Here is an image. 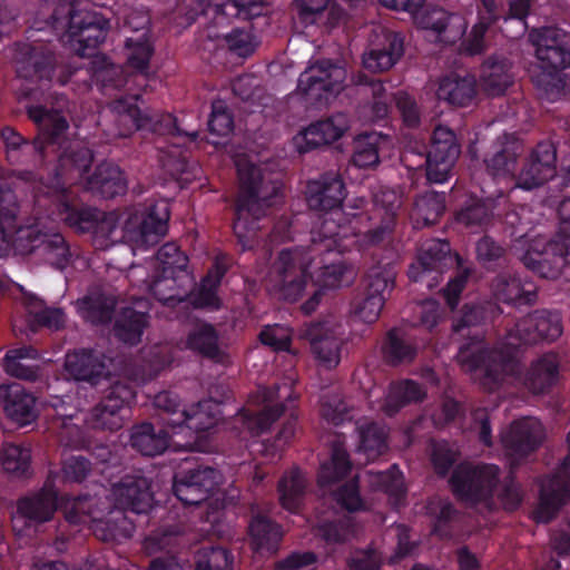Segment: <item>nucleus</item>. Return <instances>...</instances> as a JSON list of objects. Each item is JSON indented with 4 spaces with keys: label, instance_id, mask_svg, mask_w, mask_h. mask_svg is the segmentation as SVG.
I'll use <instances>...</instances> for the list:
<instances>
[{
    "label": "nucleus",
    "instance_id": "34",
    "mask_svg": "<svg viewBox=\"0 0 570 570\" xmlns=\"http://www.w3.org/2000/svg\"><path fill=\"white\" fill-rule=\"evenodd\" d=\"M174 435L167 426L156 432L151 424L144 423L134 429L131 444L141 454L154 456L168 448L169 438Z\"/></svg>",
    "mask_w": 570,
    "mask_h": 570
},
{
    "label": "nucleus",
    "instance_id": "17",
    "mask_svg": "<svg viewBox=\"0 0 570 570\" xmlns=\"http://www.w3.org/2000/svg\"><path fill=\"white\" fill-rule=\"evenodd\" d=\"M394 283V274L391 269L374 267L367 274L366 291L364 296L355 305V317L364 323H374L383 308L386 294Z\"/></svg>",
    "mask_w": 570,
    "mask_h": 570
},
{
    "label": "nucleus",
    "instance_id": "27",
    "mask_svg": "<svg viewBox=\"0 0 570 570\" xmlns=\"http://www.w3.org/2000/svg\"><path fill=\"white\" fill-rule=\"evenodd\" d=\"M403 53V41L392 32H382L381 41L363 55V66L371 72L391 69Z\"/></svg>",
    "mask_w": 570,
    "mask_h": 570
},
{
    "label": "nucleus",
    "instance_id": "47",
    "mask_svg": "<svg viewBox=\"0 0 570 570\" xmlns=\"http://www.w3.org/2000/svg\"><path fill=\"white\" fill-rule=\"evenodd\" d=\"M151 55L153 48L145 33H139L136 38H127L125 57L129 68L144 72L148 68Z\"/></svg>",
    "mask_w": 570,
    "mask_h": 570
},
{
    "label": "nucleus",
    "instance_id": "40",
    "mask_svg": "<svg viewBox=\"0 0 570 570\" xmlns=\"http://www.w3.org/2000/svg\"><path fill=\"white\" fill-rule=\"evenodd\" d=\"M147 326V315L145 312L134 308H125L118 317L115 326L116 336L130 345L137 344Z\"/></svg>",
    "mask_w": 570,
    "mask_h": 570
},
{
    "label": "nucleus",
    "instance_id": "25",
    "mask_svg": "<svg viewBox=\"0 0 570 570\" xmlns=\"http://www.w3.org/2000/svg\"><path fill=\"white\" fill-rule=\"evenodd\" d=\"M448 250L446 243L430 244L422 250L417 262L411 265L409 271L411 279L425 283L429 288L434 287L440 281Z\"/></svg>",
    "mask_w": 570,
    "mask_h": 570
},
{
    "label": "nucleus",
    "instance_id": "43",
    "mask_svg": "<svg viewBox=\"0 0 570 570\" xmlns=\"http://www.w3.org/2000/svg\"><path fill=\"white\" fill-rule=\"evenodd\" d=\"M360 445L358 451L366 455V460H375L386 449V430L384 426L370 423L358 426Z\"/></svg>",
    "mask_w": 570,
    "mask_h": 570
},
{
    "label": "nucleus",
    "instance_id": "57",
    "mask_svg": "<svg viewBox=\"0 0 570 570\" xmlns=\"http://www.w3.org/2000/svg\"><path fill=\"white\" fill-rule=\"evenodd\" d=\"M492 218L491 209L484 203H475L458 214V222L468 228L484 227Z\"/></svg>",
    "mask_w": 570,
    "mask_h": 570
},
{
    "label": "nucleus",
    "instance_id": "19",
    "mask_svg": "<svg viewBox=\"0 0 570 570\" xmlns=\"http://www.w3.org/2000/svg\"><path fill=\"white\" fill-rule=\"evenodd\" d=\"M546 433L542 424L533 417L514 421L501 434V443L512 459H520L534 451L544 440Z\"/></svg>",
    "mask_w": 570,
    "mask_h": 570
},
{
    "label": "nucleus",
    "instance_id": "11",
    "mask_svg": "<svg viewBox=\"0 0 570 570\" xmlns=\"http://www.w3.org/2000/svg\"><path fill=\"white\" fill-rule=\"evenodd\" d=\"M499 468L493 464H483L471 468L459 465L452 478L453 492L463 501L478 503L494 497L500 484Z\"/></svg>",
    "mask_w": 570,
    "mask_h": 570
},
{
    "label": "nucleus",
    "instance_id": "1",
    "mask_svg": "<svg viewBox=\"0 0 570 570\" xmlns=\"http://www.w3.org/2000/svg\"><path fill=\"white\" fill-rule=\"evenodd\" d=\"M308 206L314 210L331 212L320 228L313 233V252L347 250L352 244L367 248L382 242L394 228L395 215L402 205L394 190H382L375 196V204L367 217H354L347 224H341L343 213L338 209L345 197V185L338 173H327L311 180L306 188Z\"/></svg>",
    "mask_w": 570,
    "mask_h": 570
},
{
    "label": "nucleus",
    "instance_id": "23",
    "mask_svg": "<svg viewBox=\"0 0 570 570\" xmlns=\"http://www.w3.org/2000/svg\"><path fill=\"white\" fill-rule=\"evenodd\" d=\"M108 362L109 360L102 354L78 351L67 354L65 366L75 380L98 384L110 375Z\"/></svg>",
    "mask_w": 570,
    "mask_h": 570
},
{
    "label": "nucleus",
    "instance_id": "2",
    "mask_svg": "<svg viewBox=\"0 0 570 570\" xmlns=\"http://www.w3.org/2000/svg\"><path fill=\"white\" fill-rule=\"evenodd\" d=\"M561 333L562 326L557 314L535 312L508 331L500 351L489 352L483 342L476 340L460 348L458 361L465 372L473 373L475 380L492 391L505 382H511L520 373L512 351L541 340L553 341Z\"/></svg>",
    "mask_w": 570,
    "mask_h": 570
},
{
    "label": "nucleus",
    "instance_id": "50",
    "mask_svg": "<svg viewBox=\"0 0 570 570\" xmlns=\"http://www.w3.org/2000/svg\"><path fill=\"white\" fill-rule=\"evenodd\" d=\"M444 212V197L438 193H426L415 202L414 218L416 224H434Z\"/></svg>",
    "mask_w": 570,
    "mask_h": 570
},
{
    "label": "nucleus",
    "instance_id": "10",
    "mask_svg": "<svg viewBox=\"0 0 570 570\" xmlns=\"http://www.w3.org/2000/svg\"><path fill=\"white\" fill-rule=\"evenodd\" d=\"M570 243L559 238L549 239L538 235L527 242L521 259L527 268L543 278L556 279L566 266Z\"/></svg>",
    "mask_w": 570,
    "mask_h": 570
},
{
    "label": "nucleus",
    "instance_id": "20",
    "mask_svg": "<svg viewBox=\"0 0 570 570\" xmlns=\"http://www.w3.org/2000/svg\"><path fill=\"white\" fill-rule=\"evenodd\" d=\"M348 129V118L344 114H336L309 125L293 138V142L295 148L304 154L338 140Z\"/></svg>",
    "mask_w": 570,
    "mask_h": 570
},
{
    "label": "nucleus",
    "instance_id": "15",
    "mask_svg": "<svg viewBox=\"0 0 570 570\" xmlns=\"http://www.w3.org/2000/svg\"><path fill=\"white\" fill-rule=\"evenodd\" d=\"M145 276L144 267H134L129 272V278L135 285L151 292L158 301L165 304L181 301L193 284V277L188 271L175 274L156 273L150 281H147Z\"/></svg>",
    "mask_w": 570,
    "mask_h": 570
},
{
    "label": "nucleus",
    "instance_id": "16",
    "mask_svg": "<svg viewBox=\"0 0 570 570\" xmlns=\"http://www.w3.org/2000/svg\"><path fill=\"white\" fill-rule=\"evenodd\" d=\"M219 414L218 404L212 401H204L183 409L179 417H173L169 421L171 433L183 434L185 442H176L177 445L193 448L195 445L196 435L199 432L212 429Z\"/></svg>",
    "mask_w": 570,
    "mask_h": 570
},
{
    "label": "nucleus",
    "instance_id": "26",
    "mask_svg": "<svg viewBox=\"0 0 570 570\" xmlns=\"http://www.w3.org/2000/svg\"><path fill=\"white\" fill-rule=\"evenodd\" d=\"M412 16L415 22L423 29L444 33V41H453L465 31V23L460 16L450 14L440 8L425 7V3Z\"/></svg>",
    "mask_w": 570,
    "mask_h": 570
},
{
    "label": "nucleus",
    "instance_id": "60",
    "mask_svg": "<svg viewBox=\"0 0 570 570\" xmlns=\"http://www.w3.org/2000/svg\"><path fill=\"white\" fill-rule=\"evenodd\" d=\"M261 341L263 344L271 346L275 351L287 350L291 344V331L283 325H269L261 332Z\"/></svg>",
    "mask_w": 570,
    "mask_h": 570
},
{
    "label": "nucleus",
    "instance_id": "29",
    "mask_svg": "<svg viewBox=\"0 0 570 570\" xmlns=\"http://www.w3.org/2000/svg\"><path fill=\"white\" fill-rule=\"evenodd\" d=\"M512 63L502 56L489 58L482 66L480 83L482 90L491 97L503 95L514 81Z\"/></svg>",
    "mask_w": 570,
    "mask_h": 570
},
{
    "label": "nucleus",
    "instance_id": "31",
    "mask_svg": "<svg viewBox=\"0 0 570 570\" xmlns=\"http://www.w3.org/2000/svg\"><path fill=\"white\" fill-rule=\"evenodd\" d=\"M476 95V80L473 76L456 73L443 77L439 81L436 96L452 106H469Z\"/></svg>",
    "mask_w": 570,
    "mask_h": 570
},
{
    "label": "nucleus",
    "instance_id": "46",
    "mask_svg": "<svg viewBox=\"0 0 570 570\" xmlns=\"http://www.w3.org/2000/svg\"><path fill=\"white\" fill-rule=\"evenodd\" d=\"M186 346L213 358L219 353L217 334L209 324L194 326L187 336Z\"/></svg>",
    "mask_w": 570,
    "mask_h": 570
},
{
    "label": "nucleus",
    "instance_id": "39",
    "mask_svg": "<svg viewBox=\"0 0 570 570\" xmlns=\"http://www.w3.org/2000/svg\"><path fill=\"white\" fill-rule=\"evenodd\" d=\"M31 463V453L28 448L14 443H4L0 448V468L13 478L28 473Z\"/></svg>",
    "mask_w": 570,
    "mask_h": 570
},
{
    "label": "nucleus",
    "instance_id": "44",
    "mask_svg": "<svg viewBox=\"0 0 570 570\" xmlns=\"http://www.w3.org/2000/svg\"><path fill=\"white\" fill-rule=\"evenodd\" d=\"M249 532L253 539L254 548L257 551L273 553L276 550L281 539L278 525L272 523L263 517H256L249 524Z\"/></svg>",
    "mask_w": 570,
    "mask_h": 570
},
{
    "label": "nucleus",
    "instance_id": "49",
    "mask_svg": "<svg viewBox=\"0 0 570 570\" xmlns=\"http://www.w3.org/2000/svg\"><path fill=\"white\" fill-rule=\"evenodd\" d=\"M382 137L376 132L360 135L354 142L353 163L361 168L379 163V145Z\"/></svg>",
    "mask_w": 570,
    "mask_h": 570
},
{
    "label": "nucleus",
    "instance_id": "28",
    "mask_svg": "<svg viewBox=\"0 0 570 570\" xmlns=\"http://www.w3.org/2000/svg\"><path fill=\"white\" fill-rule=\"evenodd\" d=\"M569 498L567 481L558 475L542 480L540 498L533 511V518L538 522H549Z\"/></svg>",
    "mask_w": 570,
    "mask_h": 570
},
{
    "label": "nucleus",
    "instance_id": "14",
    "mask_svg": "<svg viewBox=\"0 0 570 570\" xmlns=\"http://www.w3.org/2000/svg\"><path fill=\"white\" fill-rule=\"evenodd\" d=\"M345 79L346 70L342 66L322 60L306 68L298 79L297 89L312 99H327V94L342 89Z\"/></svg>",
    "mask_w": 570,
    "mask_h": 570
},
{
    "label": "nucleus",
    "instance_id": "61",
    "mask_svg": "<svg viewBox=\"0 0 570 570\" xmlns=\"http://www.w3.org/2000/svg\"><path fill=\"white\" fill-rule=\"evenodd\" d=\"M456 159H449L448 157H434L428 155L426 159V177L430 183L442 184L446 181L451 169Z\"/></svg>",
    "mask_w": 570,
    "mask_h": 570
},
{
    "label": "nucleus",
    "instance_id": "56",
    "mask_svg": "<svg viewBox=\"0 0 570 570\" xmlns=\"http://www.w3.org/2000/svg\"><path fill=\"white\" fill-rule=\"evenodd\" d=\"M28 114L51 137L60 135L68 127L66 119L58 112L48 111L40 106L30 107Z\"/></svg>",
    "mask_w": 570,
    "mask_h": 570
},
{
    "label": "nucleus",
    "instance_id": "13",
    "mask_svg": "<svg viewBox=\"0 0 570 570\" xmlns=\"http://www.w3.org/2000/svg\"><path fill=\"white\" fill-rule=\"evenodd\" d=\"M222 474L210 468H198L175 478V495L188 505L200 504L210 499L215 503L223 501L224 493L220 491Z\"/></svg>",
    "mask_w": 570,
    "mask_h": 570
},
{
    "label": "nucleus",
    "instance_id": "3",
    "mask_svg": "<svg viewBox=\"0 0 570 570\" xmlns=\"http://www.w3.org/2000/svg\"><path fill=\"white\" fill-rule=\"evenodd\" d=\"M154 502L150 481L139 473L126 474L99 494L62 498L66 519L77 523L88 519L95 534L104 541L115 538L126 521L125 511L147 512Z\"/></svg>",
    "mask_w": 570,
    "mask_h": 570
},
{
    "label": "nucleus",
    "instance_id": "42",
    "mask_svg": "<svg viewBox=\"0 0 570 570\" xmlns=\"http://www.w3.org/2000/svg\"><path fill=\"white\" fill-rule=\"evenodd\" d=\"M306 488L305 476L297 469H292L284 474L278 484L282 505L294 511L298 508Z\"/></svg>",
    "mask_w": 570,
    "mask_h": 570
},
{
    "label": "nucleus",
    "instance_id": "18",
    "mask_svg": "<svg viewBox=\"0 0 570 570\" xmlns=\"http://www.w3.org/2000/svg\"><path fill=\"white\" fill-rule=\"evenodd\" d=\"M304 335L309 340L313 354L321 365L331 368L340 363L343 335L340 323L328 320L311 324Z\"/></svg>",
    "mask_w": 570,
    "mask_h": 570
},
{
    "label": "nucleus",
    "instance_id": "37",
    "mask_svg": "<svg viewBox=\"0 0 570 570\" xmlns=\"http://www.w3.org/2000/svg\"><path fill=\"white\" fill-rule=\"evenodd\" d=\"M426 393L413 381H402L390 385L385 396L382 411L387 415H393L403 406L422 401Z\"/></svg>",
    "mask_w": 570,
    "mask_h": 570
},
{
    "label": "nucleus",
    "instance_id": "4",
    "mask_svg": "<svg viewBox=\"0 0 570 570\" xmlns=\"http://www.w3.org/2000/svg\"><path fill=\"white\" fill-rule=\"evenodd\" d=\"M315 258L302 248L282 250L268 274V288L279 298L297 301L311 288V297L302 305L305 314L313 313L325 287H337L350 282L352 271L341 261L320 268L317 278L311 272Z\"/></svg>",
    "mask_w": 570,
    "mask_h": 570
},
{
    "label": "nucleus",
    "instance_id": "24",
    "mask_svg": "<svg viewBox=\"0 0 570 570\" xmlns=\"http://www.w3.org/2000/svg\"><path fill=\"white\" fill-rule=\"evenodd\" d=\"M23 234L17 247L23 253H31L35 248L41 247L47 259L58 268H63L70 257L69 248L60 234H41L32 229L21 230Z\"/></svg>",
    "mask_w": 570,
    "mask_h": 570
},
{
    "label": "nucleus",
    "instance_id": "52",
    "mask_svg": "<svg viewBox=\"0 0 570 570\" xmlns=\"http://www.w3.org/2000/svg\"><path fill=\"white\" fill-rule=\"evenodd\" d=\"M225 274V268L215 265L203 279L199 289L195 296L194 303L199 307H217L218 299L216 288Z\"/></svg>",
    "mask_w": 570,
    "mask_h": 570
},
{
    "label": "nucleus",
    "instance_id": "51",
    "mask_svg": "<svg viewBox=\"0 0 570 570\" xmlns=\"http://www.w3.org/2000/svg\"><path fill=\"white\" fill-rule=\"evenodd\" d=\"M429 155H433L435 158L441 156L449 159H458L460 145L455 134L446 126H438L433 131Z\"/></svg>",
    "mask_w": 570,
    "mask_h": 570
},
{
    "label": "nucleus",
    "instance_id": "64",
    "mask_svg": "<svg viewBox=\"0 0 570 570\" xmlns=\"http://www.w3.org/2000/svg\"><path fill=\"white\" fill-rule=\"evenodd\" d=\"M287 410L284 404L266 406L261 413L253 417H248L247 425L256 433H261L269 429V426Z\"/></svg>",
    "mask_w": 570,
    "mask_h": 570
},
{
    "label": "nucleus",
    "instance_id": "21",
    "mask_svg": "<svg viewBox=\"0 0 570 570\" xmlns=\"http://www.w3.org/2000/svg\"><path fill=\"white\" fill-rule=\"evenodd\" d=\"M132 397L134 392L127 384L115 383L91 411L92 425L109 430L121 428L124 423L122 411Z\"/></svg>",
    "mask_w": 570,
    "mask_h": 570
},
{
    "label": "nucleus",
    "instance_id": "33",
    "mask_svg": "<svg viewBox=\"0 0 570 570\" xmlns=\"http://www.w3.org/2000/svg\"><path fill=\"white\" fill-rule=\"evenodd\" d=\"M87 188L106 198H111L126 191L127 181L118 166L104 163L88 178Z\"/></svg>",
    "mask_w": 570,
    "mask_h": 570
},
{
    "label": "nucleus",
    "instance_id": "48",
    "mask_svg": "<svg viewBox=\"0 0 570 570\" xmlns=\"http://www.w3.org/2000/svg\"><path fill=\"white\" fill-rule=\"evenodd\" d=\"M31 358H35V351L32 348L22 347L9 351L3 361L4 370L8 374L19 379L35 380L37 372L28 363Z\"/></svg>",
    "mask_w": 570,
    "mask_h": 570
},
{
    "label": "nucleus",
    "instance_id": "58",
    "mask_svg": "<svg viewBox=\"0 0 570 570\" xmlns=\"http://www.w3.org/2000/svg\"><path fill=\"white\" fill-rule=\"evenodd\" d=\"M414 353L415 350L405 342L399 330H393L389 333L385 354L391 362L412 360Z\"/></svg>",
    "mask_w": 570,
    "mask_h": 570
},
{
    "label": "nucleus",
    "instance_id": "54",
    "mask_svg": "<svg viewBox=\"0 0 570 570\" xmlns=\"http://www.w3.org/2000/svg\"><path fill=\"white\" fill-rule=\"evenodd\" d=\"M368 482L372 487L384 490L392 497L400 498L404 493L402 473L392 468L386 472H367Z\"/></svg>",
    "mask_w": 570,
    "mask_h": 570
},
{
    "label": "nucleus",
    "instance_id": "36",
    "mask_svg": "<svg viewBox=\"0 0 570 570\" xmlns=\"http://www.w3.org/2000/svg\"><path fill=\"white\" fill-rule=\"evenodd\" d=\"M558 375V357L554 354H546L532 363L525 384L532 392L542 393L557 382Z\"/></svg>",
    "mask_w": 570,
    "mask_h": 570
},
{
    "label": "nucleus",
    "instance_id": "38",
    "mask_svg": "<svg viewBox=\"0 0 570 570\" xmlns=\"http://www.w3.org/2000/svg\"><path fill=\"white\" fill-rule=\"evenodd\" d=\"M426 393L413 381H402L390 385L385 396L382 411L387 415H393L403 406L422 401Z\"/></svg>",
    "mask_w": 570,
    "mask_h": 570
},
{
    "label": "nucleus",
    "instance_id": "63",
    "mask_svg": "<svg viewBox=\"0 0 570 570\" xmlns=\"http://www.w3.org/2000/svg\"><path fill=\"white\" fill-rule=\"evenodd\" d=\"M456 450L445 442L432 444L431 460L438 473L444 474L456 460Z\"/></svg>",
    "mask_w": 570,
    "mask_h": 570
},
{
    "label": "nucleus",
    "instance_id": "30",
    "mask_svg": "<svg viewBox=\"0 0 570 570\" xmlns=\"http://www.w3.org/2000/svg\"><path fill=\"white\" fill-rule=\"evenodd\" d=\"M0 403L7 415L20 425L30 423L35 414V399L19 384L0 385Z\"/></svg>",
    "mask_w": 570,
    "mask_h": 570
},
{
    "label": "nucleus",
    "instance_id": "5",
    "mask_svg": "<svg viewBox=\"0 0 570 570\" xmlns=\"http://www.w3.org/2000/svg\"><path fill=\"white\" fill-rule=\"evenodd\" d=\"M78 216L85 225L81 229L89 228L88 224L96 222L95 243L105 248L116 242L115 233L121 222V237L138 246L151 245L167 232L169 219V206L165 200L155 203L144 212H135L120 217L117 213L104 214L97 210H83L80 214H68L65 218L68 224L77 225Z\"/></svg>",
    "mask_w": 570,
    "mask_h": 570
},
{
    "label": "nucleus",
    "instance_id": "32",
    "mask_svg": "<svg viewBox=\"0 0 570 570\" xmlns=\"http://www.w3.org/2000/svg\"><path fill=\"white\" fill-rule=\"evenodd\" d=\"M204 12L213 11L222 18L252 19L264 13V0H198Z\"/></svg>",
    "mask_w": 570,
    "mask_h": 570
},
{
    "label": "nucleus",
    "instance_id": "59",
    "mask_svg": "<svg viewBox=\"0 0 570 570\" xmlns=\"http://www.w3.org/2000/svg\"><path fill=\"white\" fill-rule=\"evenodd\" d=\"M347 413V406L338 395L326 394L322 397L321 415L327 422L337 425L344 422Z\"/></svg>",
    "mask_w": 570,
    "mask_h": 570
},
{
    "label": "nucleus",
    "instance_id": "6",
    "mask_svg": "<svg viewBox=\"0 0 570 570\" xmlns=\"http://www.w3.org/2000/svg\"><path fill=\"white\" fill-rule=\"evenodd\" d=\"M242 194L237 205V218L234 232L242 248H253L257 235L256 227L250 218L257 219L264 208L272 204V199L279 191V184L266 175L262 168L256 167L247 157L235 160Z\"/></svg>",
    "mask_w": 570,
    "mask_h": 570
},
{
    "label": "nucleus",
    "instance_id": "22",
    "mask_svg": "<svg viewBox=\"0 0 570 570\" xmlns=\"http://www.w3.org/2000/svg\"><path fill=\"white\" fill-rule=\"evenodd\" d=\"M57 508L58 493L51 484H46L40 492L18 501L17 513L12 519L13 528L17 529L26 522H47L53 517Z\"/></svg>",
    "mask_w": 570,
    "mask_h": 570
},
{
    "label": "nucleus",
    "instance_id": "35",
    "mask_svg": "<svg viewBox=\"0 0 570 570\" xmlns=\"http://www.w3.org/2000/svg\"><path fill=\"white\" fill-rule=\"evenodd\" d=\"M493 293L507 303H531L535 297V286L514 275H500L493 283Z\"/></svg>",
    "mask_w": 570,
    "mask_h": 570
},
{
    "label": "nucleus",
    "instance_id": "55",
    "mask_svg": "<svg viewBox=\"0 0 570 570\" xmlns=\"http://www.w3.org/2000/svg\"><path fill=\"white\" fill-rule=\"evenodd\" d=\"M233 558L223 548L203 549L197 554V570H232Z\"/></svg>",
    "mask_w": 570,
    "mask_h": 570
},
{
    "label": "nucleus",
    "instance_id": "45",
    "mask_svg": "<svg viewBox=\"0 0 570 570\" xmlns=\"http://www.w3.org/2000/svg\"><path fill=\"white\" fill-rule=\"evenodd\" d=\"M187 263L188 258L179 247L174 243H168L157 252L150 266L156 273L175 274L187 271Z\"/></svg>",
    "mask_w": 570,
    "mask_h": 570
},
{
    "label": "nucleus",
    "instance_id": "41",
    "mask_svg": "<svg viewBox=\"0 0 570 570\" xmlns=\"http://www.w3.org/2000/svg\"><path fill=\"white\" fill-rule=\"evenodd\" d=\"M351 470L347 453L341 443H333L331 456L321 465L318 483L321 487L331 485L343 479Z\"/></svg>",
    "mask_w": 570,
    "mask_h": 570
},
{
    "label": "nucleus",
    "instance_id": "7",
    "mask_svg": "<svg viewBox=\"0 0 570 570\" xmlns=\"http://www.w3.org/2000/svg\"><path fill=\"white\" fill-rule=\"evenodd\" d=\"M521 147L517 142L507 144L485 159L487 168L492 176L510 178L515 188L531 190L544 185L557 173V151L551 142H540L520 164L517 156Z\"/></svg>",
    "mask_w": 570,
    "mask_h": 570
},
{
    "label": "nucleus",
    "instance_id": "9",
    "mask_svg": "<svg viewBox=\"0 0 570 570\" xmlns=\"http://www.w3.org/2000/svg\"><path fill=\"white\" fill-rule=\"evenodd\" d=\"M114 136L128 137L139 129H148L161 135L185 137L195 141L197 131L183 132L176 126L175 118L169 114H157L142 110L138 105V98L131 97L117 100L112 106Z\"/></svg>",
    "mask_w": 570,
    "mask_h": 570
},
{
    "label": "nucleus",
    "instance_id": "53",
    "mask_svg": "<svg viewBox=\"0 0 570 570\" xmlns=\"http://www.w3.org/2000/svg\"><path fill=\"white\" fill-rule=\"evenodd\" d=\"M208 129L218 138L228 137L234 130V119L224 100L217 99L212 104Z\"/></svg>",
    "mask_w": 570,
    "mask_h": 570
},
{
    "label": "nucleus",
    "instance_id": "12",
    "mask_svg": "<svg viewBox=\"0 0 570 570\" xmlns=\"http://www.w3.org/2000/svg\"><path fill=\"white\" fill-rule=\"evenodd\" d=\"M58 13L68 14V20L63 26L68 27V41L80 46L76 48L79 56H86L87 48H96L105 41L109 21L99 13L87 9H75L68 4L60 6Z\"/></svg>",
    "mask_w": 570,
    "mask_h": 570
},
{
    "label": "nucleus",
    "instance_id": "62",
    "mask_svg": "<svg viewBox=\"0 0 570 570\" xmlns=\"http://www.w3.org/2000/svg\"><path fill=\"white\" fill-rule=\"evenodd\" d=\"M78 308L82 317L91 323H102L111 316L110 305H102L99 301L92 298L78 301Z\"/></svg>",
    "mask_w": 570,
    "mask_h": 570
},
{
    "label": "nucleus",
    "instance_id": "8",
    "mask_svg": "<svg viewBox=\"0 0 570 570\" xmlns=\"http://www.w3.org/2000/svg\"><path fill=\"white\" fill-rule=\"evenodd\" d=\"M538 62L530 68L532 82L548 97L563 88L561 70L570 66V35L548 27L531 33Z\"/></svg>",
    "mask_w": 570,
    "mask_h": 570
}]
</instances>
